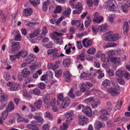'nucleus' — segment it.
I'll return each mask as SVG.
<instances>
[{
  "instance_id": "37998d69",
  "label": "nucleus",
  "mask_w": 130,
  "mask_h": 130,
  "mask_svg": "<svg viewBox=\"0 0 130 130\" xmlns=\"http://www.w3.org/2000/svg\"><path fill=\"white\" fill-rule=\"evenodd\" d=\"M71 11L70 8H68L67 9L65 10L62 12V14L65 15L67 16L69 15Z\"/></svg>"
},
{
  "instance_id": "0eeeda50",
  "label": "nucleus",
  "mask_w": 130,
  "mask_h": 130,
  "mask_svg": "<svg viewBox=\"0 0 130 130\" xmlns=\"http://www.w3.org/2000/svg\"><path fill=\"white\" fill-rule=\"evenodd\" d=\"M119 5L121 10L124 13H126L128 11V5L123 3H120Z\"/></svg>"
},
{
  "instance_id": "bf43d9fd",
  "label": "nucleus",
  "mask_w": 130,
  "mask_h": 130,
  "mask_svg": "<svg viewBox=\"0 0 130 130\" xmlns=\"http://www.w3.org/2000/svg\"><path fill=\"white\" fill-rule=\"evenodd\" d=\"M114 125L112 121H109L107 123V126L108 127H111Z\"/></svg>"
},
{
  "instance_id": "e2e57ef3",
  "label": "nucleus",
  "mask_w": 130,
  "mask_h": 130,
  "mask_svg": "<svg viewBox=\"0 0 130 130\" xmlns=\"http://www.w3.org/2000/svg\"><path fill=\"white\" fill-rule=\"evenodd\" d=\"M86 3L87 5L90 7H91L93 4L92 0H87Z\"/></svg>"
},
{
  "instance_id": "a878e982",
  "label": "nucleus",
  "mask_w": 130,
  "mask_h": 130,
  "mask_svg": "<svg viewBox=\"0 0 130 130\" xmlns=\"http://www.w3.org/2000/svg\"><path fill=\"white\" fill-rule=\"evenodd\" d=\"M71 63V60L68 58L64 59L63 62V65L66 67H69L70 64Z\"/></svg>"
},
{
  "instance_id": "cd10ccee",
  "label": "nucleus",
  "mask_w": 130,
  "mask_h": 130,
  "mask_svg": "<svg viewBox=\"0 0 130 130\" xmlns=\"http://www.w3.org/2000/svg\"><path fill=\"white\" fill-rule=\"evenodd\" d=\"M100 102L99 100H94V102L92 104V106L93 108H96L100 104Z\"/></svg>"
},
{
  "instance_id": "603ef678",
  "label": "nucleus",
  "mask_w": 130,
  "mask_h": 130,
  "mask_svg": "<svg viewBox=\"0 0 130 130\" xmlns=\"http://www.w3.org/2000/svg\"><path fill=\"white\" fill-rule=\"evenodd\" d=\"M62 71L61 70H57L55 72V75L57 77H58L61 76Z\"/></svg>"
},
{
  "instance_id": "6e6552de",
  "label": "nucleus",
  "mask_w": 130,
  "mask_h": 130,
  "mask_svg": "<svg viewBox=\"0 0 130 130\" xmlns=\"http://www.w3.org/2000/svg\"><path fill=\"white\" fill-rule=\"evenodd\" d=\"M52 78V77L51 75L48 76L46 74L42 76L41 78V79L42 81H44L46 83H48L50 81Z\"/></svg>"
},
{
  "instance_id": "69168bd1",
  "label": "nucleus",
  "mask_w": 130,
  "mask_h": 130,
  "mask_svg": "<svg viewBox=\"0 0 130 130\" xmlns=\"http://www.w3.org/2000/svg\"><path fill=\"white\" fill-rule=\"evenodd\" d=\"M42 129L43 130H49V126L48 124H45L43 126Z\"/></svg>"
},
{
  "instance_id": "ea45409f",
  "label": "nucleus",
  "mask_w": 130,
  "mask_h": 130,
  "mask_svg": "<svg viewBox=\"0 0 130 130\" xmlns=\"http://www.w3.org/2000/svg\"><path fill=\"white\" fill-rule=\"evenodd\" d=\"M23 96L25 97L26 98L29 100L31 99V96L29 94H28L27 91H24L23 93Z\"/></svg>"
},
{
  "instance_id": "f3484780",
  "label": "nucleus",
  "mask_w": 130,
  "mask_h": 130,
  "mask_svg": "<svg viewBox=\"0 0 130 130\" xmlns=\"http://www.w3.org/2000/svg\"><path fill=\"white\" fill-rule=\"evenodd\" d=\"M128 22H125L123 24V32L125 35H126L128 34Z\"/></svg>"
},
{
  "instance_id": "3c124183",
  "label": "nucleus",
  "mask_w": 130,
  "mask_h": 130,
  "mask_svg": "<svg viewBox=\"0 0 130 130\" xmlns=\"http://www.w3.org/2000/svg\"><path fill=\"white\" fill-rule=\"evenodd\" d=\"M87 53L88 54H94L95 52V48L91 47L88 51Z\"/></svg>"
},
{
  "instance_id": "58836bf2",
  "label": "nucleus",
  "mask_w": 130,
  "mask_h": 130,
  "mask_svg": "<svg viewBox=\"0 0 130 130\" xmlns=\"http://www.w3.org/2000/svg\"><path fill=\"white\" fill-rule=\"evenodd\" d=\"M117 44L114 42H111L108 43L106 45L104 46L105 47L107 48L108 47H113L117 46Z\"/></svg>"
},
{
  "instance_id": "4c0bfd02",
  "label": "nucleus",
  "mask_w": 130,
  "mask_h": 130,
  "mask_svg": "<svg viewBox=\"0 0 130 130\" xmlns=\"http://www.w3.org/2000/svg\"><path fill=\"white\" fill-rule=\"evenodd\" d=\"M62 10V8L61 6H57L54 11V13H59Z\"/></svg>"
},
{
  "instance_id": "aec40b11",
  "label": "nucleus",
  "mask_w": 130,
  "mask_h": 130,
  "mask_svg": "<svg viewBox=\"0 0 130 130\" xmlns=\"http://www.w3.org/2000/svg\"><path fill=\"white\" fill-rule=\"evenodd\" d=\"M27 54V51L22 50L19 52L17 54L18 57L21 56L23 58H25Z\"/></svg>"
},
{
  "instance_id": "6e6d98bb",
  "label": "nucleus",
  "mask_w": 130,
  "mask_h": 130,
  "mask_svg": "<svg viewBox=\"0 0 130 130\" xmlns=\"http://www.w3.org/2000/svg\"><path fill=\"white\" fill-rule=\"evenodd\" d=\"M65 115L67 117H71V116L74 117V115H73V111H69L66 112L65 113Z\"/></svg>"
},
{
  "instance_id": "e433bc0d",
  "label": "nucleus",
  "mask_w": 130,
  "mask_h": 130,
  "mask_svg": "<svg viewBox=\"0 0 130 130\" xmlns=\"http://www.w3.org/2000/svg\"><path fill=\"white\" fill-rule=\"evenodd\" d=\"M29 2L31 4L35 6L39 4L40 3V0H33V1H29Z\"/></svg>"
},
{
  "instance_id": "6ab92c4d",
  "label": "nucleus",
  "mask_w": 130,
  "mask_h": 130,
  "mask_svg": "<svg viewBox=\"0 0 130 130\" xmlns=\"http://www.w3.org/2000/svg\"><path fill=\"white\" fill-rule=\"evenodd\" d=\"M102 126V125L101 122L98 121H95L94 124V127L96 129L98 130Z\"/></svg>"
},
{
  "instance_id": "bb28decb",
  "label": "nucleus",
  "mask_w": 130,
  "mask_h": 130,
  "mask_svg": "<svg viewBox=\"0 0 130 130\" xmlns=\"http://www.w3.org/2000/svg\"><path fill=\"white\" fill-rule=\"evenodd\" d=\"M84 102L87 104H92L94 102V99L92 97H90L85 99L84 100Z\"/></svg>"
},
{
  "instance_id": "b1692460",
  "label": "nucleus",
  "mask_w": 130,
  "mask_h": 130,
  "mask_svg": "<svg viewBox=\"0 0 130 130\" xmlns=\"http://www.w3.org/2000/svg\"><path fill=\"white\" fill-rule=\"evenodd\" d=\"M14 108V106L13 103L12 101H10L8 105L7 106L6 109L9 111L13 110Z\"/></svg>"
},
{
  "instance_id": "c756f323",
  "label": "nucleus",
  "mask_w": 130,
  "mask_h": 130,
  "mask_svg": "<svg viewBox=\"0 0 130 130\" xmlns=\"http://www.w3.org/2000/svg\"><path fill=\"white\" fill-rule=\"evenodd\" d=\"M9 111L7 109L3 111L2 114V116L3 120L6 119L8 115V112Z\"/></svg>"
},
{
  "instance_id": "39448f33",
  "label": "nucleus",
  "mask_w": 130,
  "mask_h": 130,
  "mask_svg": "<svg viewBox=\"0 0 130 130\" xmlns=\"http://www.w3.org/2000/svg\"><path fill=\"white\" fill-rule=\"evenodd\" d=\"M107 91L108 93L113 96H116L120 94V92L118 90L114 88H108L107 89Z\"/></svg>"
},
{
  "instance_id": "a211bd4d",
  "label": "nucleus",
  "mask_w": 130,
  "mask_h": 130,
  "mask_svg": "<svg viewBox=\"0 0 130 130\" xmlns=\"http://www.w3.org/2000/svg\"><path fill=\"white\" fill-rule=\"evenodd\" d=\"M47 31L46 28L45 27H43V28L41 34L40 35V36L37 37V38H43L44 37L45 35L47 33ZM41 38H39L38 40H39Z\"/></svg>"
},
{
  "instance_id": "9b49d317",
  "label": "nucleus",
  "mask_w": 130,
  "mask_h": 130,
  "mask_svg": "<svg viewBox=\"0 0 130 130\" xmlns=\"http://www.w3.org/2000/svg\"><path fill=\"white\" fill-rule=\"evenodd\" d=\"M26 60L27 61V64H28L30 63L31 62L34 61H35L36 59L35 56L33 54H31L28 56Z\"/></svg>"
},
{
  "instance_id": "052dcab7",
  "label": "nucleus",
  "mask_w": 130,
  "mask_h": 130,
  "mask_svg": "<svg viewBox=\"0 0 130 130\" xmlns=\"http://www.w3.org/2000/svg\"><path fill=\"white\" fill-rule=\"evenodd\" d=\"M56 102V100L55 98H53L51 101V106H55V104Z\"/></svg>"
},
{
  "instance_id": "5fc2aeb1",
  "label": "nucleus",
  "mask_w": 130,
  "mask_h": 130,
  "mask_svg": "<svg viewBox=\"0 0 130 130\" xmlns=\"http://www.w3.org/2000/svg\"><path fill=\"white\" fill-rule=\"evenodd\" d=\"M40 93V90L38 89H35L33 90V93L36 95H39Z\"/></svg>"
},
{
  "instance_id": "0e129e2a",
  "label": "nucleus",
  "mask_w": 130,
  "mask_h": 130,
  "mask_svg": "<svg viewBox=\"0 0 130 130\" xmlns=\"http://www.w3.org/2000/svg\"><path fill=\"white\" fill-rule=\"evenodd\" d=\"M63 18V17L62 16L60 17L57 20H55V22H56V24L57 25H59V24L60 23L61 21L62 20Z\"/></svg>"
},
{
  "instance_id": "4d7b16f0",
  "label": "nucleus",
  "mask_w": 130,
  "mask_h": 130,
  "mask_svg": "<svg viewBox=\"0 0 130 130\" xmlns=\"http://www.w3.org/2000/svg\"><path fill=\"white\" fill-rule=\"evenodd\" d=\"M67 118L66 119V122L67 124H69L71 122L72 120L74 118V117L71 116V117H67Z\"/></svg>"
},
{
  "instance_id": "c85d7f7f",
  "label": "nucleus",
  "mask_w": 130,
  "mask_h": 130,
  "mask_svg": "<svg viewBox=\"0 0 130 130\" xmlns=\"http://www.w3.org/2000/svg\"><path fill=\"white\" fill-rule=\"evenodd\" d=\"M45 117L49 120H52L53 118V116L49 112L47 111L44 113Z\"/></svg>"
},
{
  "instance_id": "7ed1b4c3",
  "label": "nucleus",
  "mask_w": 130,
  "mask_h": 130,
  "mask_svg": "<svg viewBox=\"0 0 130 130\" xmlns=\"http://www.w3.org/2000/svg\"><path fill=\"white\" fill-rule=\"evenodd\" d=\"M11 46L12 49L11 51L10 52L14 54L15 52L19 50L20 48V43L19 42L11 41Z\"/></svg>"
},
{
  "instance_id": "774afa93",
  "label": "nucleus",
  "mask_w": 130,
  "mask_h": 130,
  "mask_svg": "<svg viewBox=\"0 0 130 130\" xmlns=\"http://www.w3.org/2000/svg\"><path fill=\"white\" fill-rule=\"evenodd\" d=\"M63 42V40L62 38L59 39L55 41V43L57 44H61Z\"/></svg>"
},
{
  "instance_id": "5701e85b",
  "label": "nucleus",
  "mask_w": 130,
  "mask_h": 130,
  "mask_svg": "<svg viewBox=\"0 0 130 130\" xmlns=\"http://www.w3.org/2000/svg\"><path fill=\"white\" fill-rule=\"evenodd\" d=\"M26 127L27 128L32 130H39L38 127L36 125H32L31 124H27Z\"/></svg>"
},
{
  "instance_id": "f257e3e1",
  "label": "nucleus",
  "mask_w": 130,
  "mask_h": 130,
  "mask_svg": "<svg viewBox=\"0 0 130 130\" xmlns=\"http://www.w3.org/2000/svg\"><path fill=\"white\" fill-rule=\"evenodd\" d=\"M58 99L60 101H62L61 105V108L63 109L66 108L67 106L69 105L70 101L68 97H66L63 99V96L62 93H59L57 95Z\"/></svg>"
},
{
  "instance_id": "a19ab883",
  "label": "nucleus",
  "mask_w": 130,
  "mask_h": 130,
  "mask_svg": "<svg viewBox=\"0 0 130 130\" xmlns=\"http://www.w3.org/2000/svg\"><path fill=\"white\" fill-rule=\"evenodd\" d=\"M103 19V18L101 16L99 17H98L97 18L95 19H93V21L94 22H96L97 23H99L101 22L102 20Z\"/></svg>"
},
{
  "instance_id": "393cba45",
  "label": "nucleus",
  "mask_w": 130,
  "mask_h": 130,
  "mask_svg": "<svg viewBox=\"0 0 130 130\" xmlns=\"http://www.w3.org/2000/svg\"><path fill=\"white\" fill-rule=\"evenodd\" d=\"M40 29H37L34 30L32 33L29 35V37L32 38L36 36L39 33Z\"/></svg>"
},
{
  "instance_id": "13d9d810",
  "label": "nucleus",
  "mask_w": 130,
  "mask_h": 130,
  "mask_svg": "<svg viewBox=\"0 0 130 130\" xmlns=\"http://www.w3.org/2000/svg\"><path fill=\"white\" fill-rule=\"evenodd\" d=\"M112 37L113 41L117 40L119 38L118 35L117 34H112Z\"/></svg>"
},
{
  "instance_id": "f704fd0d",
  "label": "nucleus",
  "mask_w": 130,
  "mask_h": 130,
  "mask_svg": "<svg viewBox=\"0 0 130 130\" xmlns=\"http://www.w3.org/2000/svg\"><path fill=\"white\" fill-rule=\"evenodd\" d=\"M105 40L108 41H113L112 34L106 36L105 37Z\"/></svg>"
},
{
  "instance_id": "79ce46f5",
  "label": "nucleus",
  "mask_w": 130,
  "mask_h": 130,
  "mask_svg": "<svg viewBox=\"0 0 130 130\" xmlns=\"http://www.w3.org/2000/svg\"><path fill=\"white\" fill-rule=\"evenodd\" d=\"M123 71L121 69H119L117 70L116 72V74L120 77H122L123 75Z\"/></svg>"
},
{
  "instance_id": "8fccbe9b",
  "label": "nucleus",
  "mask_w": 130,
  "mask_h": 130,
  "mask_svg": "<svg viewBox=\"0 0 130 130\" xmlns=\"http://www.w3.org/2000/svg\"><path fill=\"white\" fill-rule=\"evenodd\" d=\"M22 37L20 33H19L16 35L14 37V39L15 41H20Z\"/></svg>"
},
{
  "instance_id": "1a4fd4ad",
  "label": "nucleus",
  "mask_w": 130,
  "mask_h": 130,
  "mask_svg": "<svg viewBox=\"0 0 130 130\" xmlns=\"http://www.w3.org/2000/svg\"><path fill=\"white\" fill-rule=\"evenodd\" d=\"M82 111L88 116L91 117L92 115L91 110L89 107H86L82 108Z\"/></svg>"
},
{
  "instance_id": "423d86ee",
  "label": "nucleus",
  "mask_w": 130,
  "mask_h": 130,
  "mask_svg": "<svg viewBox=\"0 0 130 130\" xmlns=\"http://www.w3.org/2000/svg\"><path fill=\"white\" fill-rule=\"evenodd\" d=\"M79 124L80 125H86L88 121V118L84 116L81 115L79 117Z\"/></svg>"
},
{
  "instance_id": "49530a36",
  "label": "nucleus",
  "mask_w": 130,
  "mask_h": 130,
  "mask_svg": "<svg viewBox=\"0 0 130 130\" xmlns=\"http://www.w3.org/2000/svg\"><path fill=\"white\" fill-rule=\"evenodd\" d=\"M97 72L99 74L98 76V78L99 79H101L104 76V73H102L100 70H98Z\"/></svg>"
},
{
  "instance_id": "2f4dec72",
  "label": "nucleus",
  "mask_w": 130,
  "mask_h": 130,
  "mask_svg": "<svg viewBox=\"0 0 130 130\" xmlns=\"http://www.w3.org/2000/svg\"><path fill=\"white\" fill-rule=\"evenodd\" d=\"M34 119L38 123L42 122L44 120L43 118L41 116H38L37 115H35L34 116Z\"/></svg>"
},
{
  "instance_id": "473e14b6",
  "label": "nucleus",
  "mask_w": 130,
  "mask_h": 130,
  "mask_svg": "<svg viewBox=\"0 0 130 130\" xmlns=\"http://www.w3.org/2000/svg\"><path fill=\"white\" fill-rule=\"evenodd\" d=\"M71 23L73 26H76L77 27H79L81 24L80 21L77 20H72Z\"/></svg>"
},
{
  "instance_id": "4be33fe9",
  "label": "nucleus",
  "mask_w": 130,
  "mask_h": 130,
  "mask_svg": "<svg viewBox=\"0 0 130 130\" xmlns=\"http://www.w3.org/2000/svg\"><path fill=\"white\" fill-rule=\"evenodd\" d=\"M20 88V85L17 83H14L10 88V89L11 91H17Z\"/></svg>"
},
{
  "instance_id": "412c9836",
  "label": "nucleus",
  "mask_w": 130,
  "mask_h": 130,
  "mask_svg": "<svg viewBox=\"0 0 130 130\" xmlns=\"http://www.w3.org/2000/svg\"><path fill=\"white\" fill-rule=\"evenodd\" d=\"M50 1L48 0L45 1L43 3L42 7V9L44 11H45L47 9L48 7L50 5Z\"/></svg>"
},
{
  "instance_id": "680f3d73",
  "label": "nucleus",
  "mask_w": 130,
  "mask_h": 130,
  "mask_svg": "<svg viewBox=\"0 0 130 130\" xmlns=\"http://www.w3.org/2000/svg\"><path fill=\"white\" fill-rule=\"evenodd\" d=\"M38 86L40 89H43L45 88V86L44 83H40L38 84Z\"/></svg>"
},
{
  "instance_id": "c03bdc74",
  "label": "nucleus",
  "mask_w": 130,
  "mask_h": 130,
  "mask_svg": "<svg viewBox=\"0 0 130 130\" xmlns=\"http://www.w3.org/2000/svg\"><path fill=\"white\" fill-rule=\"evenodd\" d=\"M73 88H71L70 91L68 92L69 96L71 98H74L75 97L74 94L73 92Z\"/></svg>"
},
{
  "instance_id": "4468645a",
  "label": "nucleus",
  "mask_w": 130,
  "mask_h": 130,
  "mask_svg": "<svg viewBox=\"0 0 130 130\" xmlns=\"http://www.w3.org/2000/svg\"><path fill=\"white\" fill-rule=\"evenodd\" d=\"M7 96V95L3 93H0V101L3 103L6 102L8 100Z\"/></svg>"
},
{
  "instance_id": "ddd939ff",
  "label": "nucleus",
  "mask_w": 130,
  "mask_h": 130,
  "mask_svg": "<svg viewBox=\"0 0 130 130\" xmlns=\"http://www.w3.org/2000/svg\"><path fill=\"white\" fill-rule=\"evenodd\" d=\"M21 73L22 76L24 78L26 77L29 75L30 71L28 69L25 68L22 70Z\"/></svg>"
},
{
  "instance_id": "f03ea898",
  "label": "nucleus",
  "mask_w": 130,
  "mask_h": 130,
  "mask_svg": "<svg viewBox=\"0 0 130 130\" xmlns=\"http://www.w3.org/2000/svg\"><path fill=\"white\" fill-rule=\"evenodd\" d=\"M115 2L113 0H108L105 3L104 6L108 10L114 11L116 9Z\"/></svg>"
},
{
  "instance_id": "a18cd8bd",
  "label": "nucleus",
  "mask_w": 130,
  "mask_h": 130,
  "mask_svg": "<svg viewBox=\"0 0 130 130\" xmlns=\"http://www.w3.org/2000/svg\"><path fill=\"white\" fill-rule=\"evenodd\" d=\"M92 28L93 31L95 33H96L97 32H100V30H99V26L93 25L92 27Z\"/></svg>"
},
{
  "instance_id": "dca6fc26",
  "label": "nucleus",
  "mask_w": 130,
  "mask_h": 130,
  "mask_svg": "<svg viewBox=\"0 0 130 130\" xmlns=\"http://www.w3.org/2000/svg\"><path fill=\"white\" fill-rule=\"evenodd\" d=\"M111 61L114 64H120V60L119 57H114L111 58Z\"/></svg>"
},
{
  "instance_id": "338daca9",
  "label": "nucleus",
  "mask_w": 130,
  "mask_h": 130,
  "mask_svg": "<svg viewBox=\"0 0 130 130\" xmlns=\"http://www.w3.org/2000/svg\"><path fill=\"white\" fill-rule=\"evenodd\" d=\"M91 22V21L90 19L88 20H87L85 21V27H87L90 24V22Z\"/></svg>"
},
{
  "instance_id": "09e8293b",
  "label": "nucleus",
  "mask_w": 130,
  "mask_h": 130,
  "mask_svg": "<svg viewBox=\"0 0 130 130\" xmlns=\"http://www.w3.org/2000/svg\"><path fill=\"white\" fill-rule=\"evenodd\" d=\"M10 60L12 61H15L16 58H19V57H18L17 54L14 55H11L10 56Z\"/></svg>"
},
{
  "instance_id": "20e7f679",
  "label": "nucleus",
  "mask_w": 130,
  "mask_h": 130,
  "mask_svg": "<svg viewBox=\"0 0 130 130\" xmlns=\"http://www.w3.org/2000/svg\"><path fill=\"white\" fill-rule=\"evenodd\" d=\"M76 9L73 10V14L80 13L81 12V11L83 9V6L82 4L78 2L75 7Z\"/></svg>"
},
{
  "instance_id": "9d476101",
  "label": "nucleus",
  "mask_w": 130,
  "mask_h": 130,
  "mask_svg": "<svg viewBox=\"0 0 130 130\" xmlns=\"http://www.w3.org/2000/svg\"><path fill=\"white\" fill-rule=\"evenodd\" d=\"M32 10L30 8L24 9L23 12V15L24 16H28L31 15L32 13Z\"/></svg>"
},
{
  "instance_id": "2eb2a0df",
  "label": "nucleus",
  "mask_w": 130,
  "mask_h": 130,
  "mask_svg": "<svg viewBox=\"0 0 130 130\" xmlns=\"http://www.w3.org/2000/svg\"><path fill=\"white\" fill-rule=\"evenodd\" d=\"M42 102L41 100H38L34 103V105L37 109H40L42 107Z\"/></svg>"
},
{
  "instance_id": "c9c22d12",
  "label": "nucleus",
  "mask_w": 130,
  "mask_h": 130,
  "mask_svg": "<svg viewBox=\"0 0 130 130\" xmlns=\"http://www.w3.org/2000/svg\"><path fill=\"white\" fill-rule=\"evenodd\" d=\"M107 26L106 24H104L99 26V30H100V33L103 30H105L107 28Z\"/></svg>"
},
{
  "instance_id": "de8ad7c7",
  "label": "nucleus",
  "mask_w": 130,
  "mask_h": 130,
  "mask_svg": "<svg viewBox=\"0 0 130 130\" xmlns=\"http://www.w3.org/2000/svg\"><path fill=\"white\" fill-rule=\"evenodd\" d=\"M58 51V50L56 48L54 49H50L48 51L47 54L48 55H50L52 53H56Z\"/></svg>"
},
{
  "instance_id": "f8f14e48",
  "label": "nucleus",
  "mask_w": 130,
  "mask_h": 130,
  "mask_svg": "<svg viewBox=\"0 0 130 130\" xmlns=\"http://www.w3.org/2000/svg\"><path fill=\"white\" fill-rule=\"evenodd\" d=\"M72 75L70 72L68 71H64L63 73V76L67 80L69 81Z\"/></svg>"
},
{
  "instance_id": "72a5a7b5",
  "label": "nucleus",
  "mask_w": 130,
  "mask_h": 130,
  "mask_svg": "<svg viewBox=\"0 0 130 130\" xmlns=\"http://www.w3.org/2000/svg\"><path fill=\"white\" fill-rule=\"evenodd\" d=\"M102 85L104 87L109 86L110 85V83L108 79H106L104 80L102 83Z\"/></svg>"
},
{
  "instance_id": "864d4df0",
  "label": "nucleus",
  "mask_w": 130,
  "mask_h": 130,
  "mask_svg": "<svg viewBox=\"0 0 130 130\" xmlns=\"http://www.w3.org/2000/svg\"><path fill=\"white\" fill-rule=\"evenodd\" d=\"M107 54H108L110 57L112 58L113 55H115V51L113 50H111L107 52Z\"/></svg>"
},
{
  "instance_id": "7c9ffc66",
  "label": "nucleus",
  "mask_w": 130,
  "mask_h": 130,
  "mask_svg": "<svg viewBox=\"0 0 130 130\" xmlns=\"http://www.w3.org/2000/svg\"><path fill=\"white\" fill-rule=\"evenodd\" d=\"M85 53L83 52L77 57V59L78 60L80 59L82 61L84 62L85 60Z\"/></svg>"
}]
</instances>
